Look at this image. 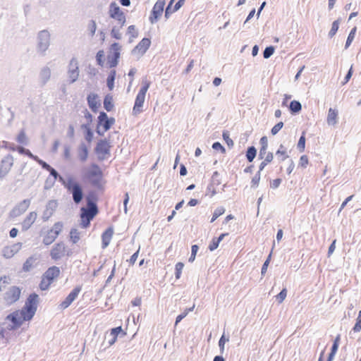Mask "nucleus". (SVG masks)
I'll list each match as a JSON object with an SVG mask.
<instances>
[{
    "label": "nucleus",
    "mask_w": 361,
    "mask_h": 361,
    "mask_svg": "<svg viewBox=\"0 0 361 361\" xmlns=\"http://www.w3.org/2000/svg\"><path fill=\"white\" fill-rule=\"evenodd\" d=\"M48 171L50 173V176L52 177V179H54V180L59 179L64 188L72 195V198L75 204H78L82 202L84 197L82 187L73 176H70L65 180L63 177L61 176L57 171L51 166Z\"/></svg>",
    "instance_id": "nucleus-1"
},
{
    "label": "nucleus",
    "mask_w": 361,
    "mask_h": 361,
    "mask_svg": "<svg viewBox=\"0 0 361 361\" xmlns=\"http://www.w3.org/2000/svg\"><path fill=\"white\" fill-rule=\"evenodd\" d=\"M38 302L39 295L37 293H32L29 295L25 300V306L20 312L23 320L30 321L33 318L37 310Z\"/></svg>",
    "instance_id": "nucleus-2"
},
{
    "label": "nucleus",
    "mask_w": 361,
    "mask_h": 361,
    "mask_svg": "<svg viewBox=\"0 0 361 361\" xmlns=\"http://www.w3.org/2000/svg\"><path fill=\"white\" fill-rule=\"evenodd\" d=\"M111 147L109 139L104 138L97 142L94 147V153L97 154L98 161H102L109 158L111 155Z\"/></svg>",
    "instance_id": "nucleus-3"
},
{
    "label": "nucleus",
    "mask_w": 361,
    "mask_h": 361,
    "mask_svg": "<svg viewBox=\"0 0 361 361\" xmlns=\"http://www.w3.org/2000/svg\"><path fill=\"white\" fill-rule=\"evenodd\" d=\"M91 168L92 169L86 173L85 178L90 180L93 186L98 189H102L101 180L103 173L101 169L97 164H92Z\"/></svg>",
    "instance_id": "nucleus-4"
},
{
    "label": "nucleus",
    "mask_w": 361,
    "mask_h": 361,
    "mask_svg": "<svg viewBox=\"0 0 361 361\" xmlns=\"http://www.w3.org/2000/svg\"><path fill=\"white\" fill-rule=\"evenodd\" d=\"M50 45V34L47 30L39 32L37 35V51L42 56L45 55L46 51Z\"/></svg>",
    "instance_id": "nucleus-5"
},
{
    "label": "nucleus",
    "mask_w": 361,
    "mask_h": 361,
    "mask_svg": "<svg viewBox=\"0 0 361 361\" xmlns=\"http://www.w3.org/2000/svg\"><path fill=\"white\" fill-rule=\"evenodd\" d=\"M121 46L117 42H114L110 47V53L107 55V65L112 68L117 66L121 56Z\"/></svg>",
    "instance_id": "nucleus-6"
},
{
    "label": "nucleus",
    "mask_w": 361,
    "mask_h": 361,
    "mask_svg": "<svg viewBox=\"0 0 361 361\" xmlns=\"http://www.w3.org/2000/svg\"><path fill=\"white\" fill-rule=\"evenodd\" d=\"M79 65L76 58L73 57L71 59L68 66V82L73 84L76 82L79 77Z\"/></svg>",
    "instance_id": "nucleus-7"
},
{
    "label": "nucleus",
    "mask_w": 361,
    "mask_h": 361,
    "mask_svg": "<svg viewBox=\"0 0 361 361\" xmlns=\"http://www.w3.org/2000/svg\"><path fill=\"white\" fill-rule=\"evenodd\" d=\"M99 212L82 207L80 209L81 227L87 228L90 225V221L94 218Z\"/></svg>",
    "instance_id": "nucleus-8"
},
{
    "label": "nucleus",
    "mask_w": 361,
    "mask_h": 361,
    "mask_svg": "<svg viewBox=\"0 0 361 361\" xmlns=\"http://www.w3.org/2000/svg\"><path fill=\"white\" fill-rule=\"evenodd\" d=\"M31 203L30 199H25L23 201L18 203L9 212V217L14 219L20 216L26 212Z\"/></svg>",
    "instance_id": "nucleus-9"
},
{
    "label": "nucleus",
    "mask_w": 361,
    "mask_h": 361,
    "mask_svg": "<svg viewBox=\"0 0 361 361\" xmlns=\"http://www.w3.org/2000/svg\"><path fill=\"white\" fill-rule=\"evenodd\" d=\"M116 120L114 117H109L104 111H100L97 117V124L100 126L104 131H108L115 123Z\"/></svg>",
    "instance_id": "nucleus-10"
},
{
    "label": "nucleus",
    "mask_w": 361,
    "mask_h": 361,
    "mask_svg": "<svg viewBox=\"0 0 361 361\" xmlns=\"http://www.w3.org/2000/svg\"><path fill=\"white\" fill-rule=\"evenodd\" d=\"M14 159L11 154H7L0 162V178H4L13 165Z\"/></svg>",
    "instance_id": "nucleus-11"
},
{
    "label": "nucleus",
    "mask_w": 361,
    "mask_h": 361,
    "mask_svg": "<svg viewBox=\"0 0 361 361\" xmlns=\"http://www.w3.org/2000/svg\"><path fill=\"white\" fill-rule=\"evenodd\" d=\"M165 6V0H158L154 5L149 16V21L152 24L155 23L161 16Z\"/></svg>",
    "instance_id": "nucleus-12"
},
{
    "label": "nucleus",
    "mask_w": 361,
    "mask_h": 361,
    "mask_svg": "<svg viewBox=\"0 0 361 361\" xmlns=\"http://www.w3.org/2000/svg\"><path fill=\"white\" fill-rule=\"evenodd\" d=\"M21 289L16 286H11L5 293L4 300L8 304H13L20 298Z\"/></svg>",
    "instance_id": "nucleus-13"
},
{
    "label": "nucleus",
    "mask_w": 361,
    "mask_h": 361,
    "mask_svg": "<svg viewBox=\"0 0 361 361\" xmlns=\"http://www.w3.org/2000/svg\"><path fill=\"white\" fill-rule=\"evenodd\" d=\"M6 320L10 321L12 324L8 326L10 331L17 329L20 327L23 322V318L19 317L18 311H14L6 317Z\"/></svg>",
    "instance_id": "nucleus-14"
},
{
    "label": "nucleus",
    "mask_w": 361,
    "mask_h": 361,
    "mask_svg": "<svg viewBox=\"0 0 361 361\" xmlns=\"http://www.w3.org/2000/svg\"><path fill=\"white\" fill-rule=\"evenodd\" d=\"M66 245L63 242L55 244L50 252L52 259L56 261L60 259L66 254Z\"/></svg>",
    "instance_id": "nucleus-15"
},
{
    "label": "nucleus",
    "mask_w": 361,
    "mask_h": 361,
    "mask_svg": "<svg viewBox=\"0 0 361 361\" xmlns=\"http://www.w3.org/2000/svg\"><path fill=\"white\" fill-rule=\"evenodd\" d=\"M81 290V287L76 286L75 287L71 293L66 296L65 300L60 304V307L61 309L64 310L69 307L71 304L77 298Z\"/></svg>",
    "instance_id": "nucleus-16"
},
{
    "label": "nucleus",
    "mask_w": 361,
    "mask_h": 361,
    "mask_svg": "<svg viewBox=\"0 0 361 361\" xmlns=\"http://www.w3.org/2000/svg\"><path fill=\"white\" fill-rule=\"evenodd\" d=\"M150 44V39L149 38L144 37L132 50V54H138L140 56H142L147 51Z\"/></svg>",
    "instance_id": "nucleus-17"
},
{
    "label": "nucleus",
    "mask_w": 361,
    "mask_h": 361,
    "mask_svg": "<svg viewBox=\"0 0 361 361\" xmlns=\"http://www.w3.org/2000/svg\"><path fill=\"white\" fill-rule=\"evenodd\" d=\"M22 247V243H15L11 246L4 247L2 250V255L6 258L10 259L14 256Z\"/></svg>",
    "instance_id": "nucleus-18"
},
{
    "label": "nucleus",
    "mask_w": 361,
    "mask_h": 361,
    "mask_svg": "<svg viewBox=\"0 0 361 361\" xmlns=\"http://www.w3.org/2000/svg\"><path fill=\"white\" fill-rule=\"evenodd\" d=\"M58 206L56 200H49L47 204L45 210L43 212L42 219L47 221L53 215Z\"/></svg>",
    "instance_id": "nucleus-19"
},
{
    "label": "nucleus",
    "mask_w": 361,
    "mask_h": 361,
    "mask_svg": "<svg viewBox=\"0 0 361 361\" xmlns=\"http://www.w3.org/2000/svg\"><path fill=\"white\" fill-rule=\"evenodd\" d=\"M98 197L94 191H90L86 196L87 208L99 212L97 207Z\"/></svg>",
    "instance_id": "nucleus-20"
},
{
    "label": "nucleus",
    "mask_w": 361,
    "mask_h": 361,
    "mask_svg": "<svg viewBox=\"0 0 361 361\" xmlns=\"http://www.w3.org/2000/svg\"><path fill=\"white\" fill-rule=\"evenodd\" d=\"M37 216V214L35 212H30L21 223L22 231H27L35 221Z\"/></svg>",
    "instance_id": "nucleus-21"
},
{
    "label": "nucleus",
    "mask_w": 361,
    "mask_h": 361,
    "mask_svg": "<svg viewBox=\"0 0 361 361\" xmlns=\"http://www.w3.org/2000/svg\"><path fill=\"white\" fill-rule=\"evenodd\" d=\"M114 234L113 226L107 228L104 232L102 234V247L106 248L110 243Z\"/></svg>",
    "instance_id": "nucleus-22"
},
{
    "label": "nucleus",
    "mask_w": 361,
    "mask_h": 361,
    "mask_svg": "<svg viewBox=\"0 0 361 361\" xmlns=\"http://www.w3.org/2000/svg\"><path fill=\"white\" fill-rule=\"evenodd\" d=\"M60 274V269L58 267L53 266L49 268L43 274V276L47 279V280L53 282L54 279L58 277Z\"/></svg>",
    "instance_id": "nucleus-23"
},
{
    "label": "nucleus",
    "mask_w": 361,
    "mask_h": 361,
    "mask_svg": "<svg viewBox=\"0 0 361 361\" xmlns=\"http://www.w3.org/2000/svg\"><path fill=\"white\" fill-rule=\"evenodd\" d=\"M145 97L137 94L135 100L134 106L133 108V115L137 116L142 112V107L145 102Z\"/></svg>",
    "instance_id": "nucleus-24"
},
{
    "label": "nucleus",
    "mask_w": 361,
    "mask_h": 361,
    "mask_svg": "<svg viewBox=\"0 0 361 361\" xmlns=\"http://www.w3.org/2000/svg\"><path fill=\"white\" fill-rule=\"evenodd\" d=\"M97 94H90L87 98L88 106L93 112H97L100 106V103L97 102Z\"/></svg>",
    "instance_id": "nucleus-25"
},
{
    "label": "nucleus",
    "mask_w": 361,
    "mask_h": 361,
    "mask_svg": "<svg viewBox=\"0 0 361 361\" xmlns=\"http://www.w3.org/2000/svg\"><path fill=\"white\" fill-rule=\"evenodd\" d=\"M78 151L79 160L81 162L86 161L89 154L87 146L84 142H81L78 147Z\"/></svg>",
    "instance_id": "nucleus-26"
},
{
    "label": "nucleus",
    "mask_w": 361,
    "mask_h": 361,
    "mask_svg": "<svg viewBox=\"0 0 361 361\" xmlns=\"http://www.w3.org/2000/svg\"><path fill=\"white\" fill-rule=\"evenodd\" d=\"M38 259V257L36 255H32L29 257L23 265V271L25 272H28L31 270V269L34 267V264Z\"/></svg>",
    "instance_id": "nucleus-27"
},
{
    "label": "nucleus",
    "mask_w": 361,
    "mask_h": 361,
    "mask_svg": "<svg viewBox=\"0 0 361 361\" xmlns=\"http://www.w3.org/2000/svg\"><path fill=\"white\" fill-rule=\"evenodd\" d=\"M338 111L330 108L328 111L326 122L329 126H334L337 123Z\"/></svg>",
    "instance_id": "nucleus-28"
},
{
    "label": "nucleus",
    "mask_w": 361,
    "mask_h": 361,
    "mask_svg": "<svg viewBox=\"0 0 361 361\" xmlns=\"http://www.w3.org/2000/svg\"><path fill=\"white\" fill-rule=\"evenodd\" d=\"M51 77V70L49 67L44 66L42 68L40 73H39V78L41 80V82L42 85H45Z\"/></svg>",
    "instance_id": "nucleus-29"
},
{
    "label": "nucleus",
    "mask_w": 361,
    "mask_h": 361,
    "mask_svg": "<svg viewBox=\"0 0 361 361\" xmlns=\"http://www.w3.org/2000/svg\"><path fill=\"white\" fill-rule=\"evenodd\" d=\"M289 111L292 115H296L302 110V104L299 101L293 100L289 104Z\"/></svg>",
    "instance_id": "nucleus-30"
},
{
    "label": "nucleus",
    "mask_w": 361,
    "mask_h": 361,
    "mask_svg": "<svg viewBox=\"0 0 361 361\" xmlns=\"http://www.w3.org/2000/svg\"><path fill=\"white\" fill-rule=\"evenodd\" d=\"M261 148L259 149L258 158L260 159H264V155L267 154L268 147V140L266 136H263L260 139Z\"/></svg>",
    "instance_id": "nucleus-31"
},
{
    "label": "nucleus",
    "mask_w": 361,
    "mask_h": 361,
    "mask_svg": "<svg viewBox=\"0 0 361 361\" xmlns=\"http://www.w3.org/2000/svg\"><path fill=\"white\" fill-rule=\"evenodd\" d=\"M113 96L110 94H106L104 99V108L107 111H111L114 109Z\"/></svg>",
    "instance_id": "nucleus-32"
},
{
    "label": "nucleus",
    "mask_w": 361,
    "mask_h": 361,
    "mask_svg": "<svg viewBox=\"0 0 361 361\" xmlns=\"http://www.w3.org/2000/svg\"><path fill=\"white\" fill-rule=\"evenodd\" d=\"M116 75V71L115 70H111L107 77L106 79V85L109 90H112L114 87V81Z\"/></svg>",
    "instance_id": "nucleus-33"
},
{
    "label": "nucleus",
    "mask_w": 361,
    "mask_h": 361,
    "mask_svg": "<svg viewBox=\"0 0 361 361\" xmlns=\"http://www.w3.org/2000/svg\"><path fill=\"white\" fill-rule=\"evenodd\" d=\"M57 237L58 236L56 235H54L51 231L49 230L47 234L44 235L42 242L45 245H49L56 240Z\"/></svg>",
    "instance_id": "nucleus-34"
},
{
    "label": "nucleus",
    "mask_w": 361,
    "mask_h": 361,
    "mask_svg": "<svg viewBox=\"0 0 361 361\" xmlns=\"http://www.w3.org/2000/svg\"><path fill=\"white\" fill-rule=\"evenodd\" d=\"M120 7L118 4L114 1L111 2L109 5V14L110 18H115V16L118 14L121 11Z\"/></svg>",
    "instance_id": "nucleus-35"
},
{
    "label": "nucleus",
    "mask_w": 361,
    "mask_h": 361,
    "mask_svg": "<svg viewBox=\"0 0 361 361\" xmlns=\"http://www.w3.org/2000/svg\"><path fill=\"white\" fill-rule=\"evenodd\" d=\"M257 155V149L254 146L248 147L246 151V158L249 162H252Z\"/></svg>",
    "instance_id": "nucleus-36"
},
{
    "label": "nucleus",
    "mask_w": 361,
    "mask_h": 361,
    "mask_svg": "<svg viewBox=\"0 0 361 361\" xmlns=\"http://www.w3.org/2000/svg\"><path fill=\"white\" fill-rule=\"evenodd\" d=\"M340 22H341L340 18H338L333 22V23L331 25V28L328 34V36L329 38H332L336 34V32L339 28Z\"/></svg>",
    "instance_id": "nucleus-37"
},
{
    "label": "nucleus",
    "mask_w": 361,
    "mask_h": 361,
    "mask_svg": "<svg viewBox=\"0 0 361 361\" xmlns=\"http://www.w3.org/2000/svg\"><path fill=\"white\" fill-rule=\"evenodd\" d=\"M16 141L20 143V144H22V145H27V143H28V140H27V137L26 136V134H25V130L24 129H22L20 133H18L17 137H16Z\"/></svg>",
    "instance_id": "nucleus-38"
},
{
    "label": "nucleus",
    "mask_w": 361,
    "mask_h": 361,
    "mask_svg": "<svg viewBox=\"0 0 361 361\" xmlns=\"http://www.w3.org/2000/svg\"><path fill=\"white\" fill-rule=\"evenodd\" d=\"M357 31V27H354L348 34V36L347 37L345 44V49H347L351 44L352 42L353 41L355 34Z\"/></svg>",
    "instance_id": "nucleus-39"
},
{
    "label": "nucleus",
    "mask_w": 361,
    "mask_h": 361,
    "mask_svg": "<svg viewBox=\"0 0 361 361\" xmlns=\"http://www.w3.org/2000/svg\"><path fill=\"white\" fill-rule=\"evenodd\" d=\"M70 238L73 243H77L80 240V233L76 228H71Z\"/></svg>",
    "instance_id": "nucleus-40"
},
{
    "label": "nucleus",
    "mask_w": 361,
    "mask_h": 361,
    "mask_svg": "<svg viewBox=\"0 0 361 361\" xmlns=\"http://www.w3.org/2000/svg\"><path fill=\"white\" fill-rule=\"evenodd\" d=\"M63 226V225L62 222L58 221L54 224L53 227L50 229V231L53 232L54 235L58 236L62 231Z\"/></svg>",
    "instance_id": "nucleus-41"
},
{
    "label": "nucleus",
    "mask_w": 361,
    "mask_h": 361,
    "mask_svg": "<svg viewBox=\"0 0 361 361\" xmlns=\"http://www.w3.org/2000/svg\"><path fill=\"white\" fill-rule=\"evenodd\" d=\"M149 86H150V82L147 81V80L143 81L142 85L140 87L137 94L145 97L146 93H147Z\"/></svg>",
    "instance_id": "nucleus-42"
},
{
    "label": "nucleus",
    "mask_w": 361,
    "mask_h": 361,
    "mask_svg": "<svg viewBox=\"0 0 361 361\" xmlns=\"http://www.w3.org/2000/svg\"><path fill=\"white\" fill-rule=\"evenodd\" d=\"M225 212V209L223 207H217L212 215V219L210 221L211 223H213L218 217L222 215Z\"/></svg>",
    "instance_id": "nucleus-43"
},
{
    "label": "nucleus",
    "mask_w": 361,
    "mask_h": 361,
    "mask_svg": "<svg viewBox=\"0 0 361 361\" xmlns=\"http://www.w3.org/2000/svg\"><path fill=\"white\" fill-rule=\"evenodd\" d=\"M87 30H88V31L90 32V35L91 37H93L95 35V32L97 30V24H96L95 20H90L89 21L88 25H87Z\"/></svg>",
    "instance_id": "nucleus-44"
},
{
    "label": "nucleus",
    "mask_w": 361,
    "mask_h": 361,
    "mask_svg": "<svg viewBox=\"0 0 361 361\" xmlns=\"http://www.w3.org/2000/svg\"><path fill=\"white\" fill-rule=\"evenodd\" d=\"M184 267V264L183 262H178L175 265V277L176 279H179L181 276L182 270Z\"/></svg>",
    "instance_id": "nucleus-45"
},
{
    "label": "nucleus",
    "mask_w": 361,
    "mask_h": 361,
    "mask_svg": "<svg viewBox=\"0 0 361 361\" xmlns=\"http://www.w3.org/2000/svg\"><path fill=\"white\" fill-rule=\"evenodd\" d=\"M276 156H281L280 160L283 161L286 159L288 157L286 154V149L283 145H281L279 149L276 152Z\"/></svg>",
    "instance_id": "nucleus-46"
},
{
    "label": "nucleus",
    "mask_w": 361,
    "mask_h": 361,
    "mask_svg": "<svg viewBox=\"0 0 361 361\" xmlns=\"http://www.w3.org/2000/svg\"><path fill=\"white\" fill-rule=\"evenodd\" d=\"M275 48L274 46H269L265 48L263 51V57L266 59L270 58L274 53Z\"/></svg>",
    "instance_id": "nucleus-47"
},
{
    "label": "nucleus",
    "mask_w": 361,
    "mask_h": 361,
    "mask_svg": "<svg viewBox=\"0 0 361 361\" xmlns=\"http://www.w3.org/2000/svg\"><path fill=\"white\" fill-rule=\"evenodd\" d=\"M104 52L103 50H99L96 54L97 63L102 67L104 66Z\"/></svg>",
    "instance_id": "nucleus-48"
},
{
    "label": "nucleus",
    "mask_w": 361,
    "mask_h": 361,
    "mask_svg": "<svg viewBox=\"0 0 361 361\" xmlns=\"http://www.w3.org/2000/svg\"><path fill=\"white\" fill-rule=\"evenodd\" d=\"M361 330V310L358 312V316L356 319V322L353 328V331L355 333L360 332Z\"/></svg>",
    "instance_id": "nucleus-49"
},
{
    "label": "nucleus",
    "mask_w": 361,
    "mask_h": 361,
    "mask_svg": "<svg viewBox=\"0 0 361 361\" xmlns=\"http://www.w3.org/2000/svg\"><path fill=\"white\" fill-rule=\"evenodd\" d=\"M51 284V282L47 280V279L42 276V280H41V282H40L39 286L42 290H46L49 289Z\"/></svg>",
    "instance_id": "nucleus-50"
},
{
    "label": "nucleus",
    "mask_w": 361,
    "mask_h": 361,
    "mask_svg": "<svg viewBox=\"0 0 361 361\" xmlns=\"http://www.w3.org/2000/svg\"><path fill=\"white\" fill-rule=\"evenodd\" d=\"M199 250V246L197 245H192L191 247V255L188 259L189 262H193L195 259V257L197 252Z\"/></svg>",
    "instance_id": "nucleus-51"
},
{
    "label": "nucleus",
    "mask_w": 361,
    "mask_h": 361,
    "mask_svg": "<svg viewBox=\"0 0 361 361\" xmlns=\"http://www.w3.org/2000/svg\"><path fill=\"white\" fill-rule=\"evenodd\" d=\"M228 341H229L228 337L226 338L225 334H223V335L221 336V338L219 341V346L221 353H224L225 343H226V342H227Z\"/></svg>",
    "instance_id": "nucleus-52"
},
{
    "label": "nucleus",
    "mask_w": 361,
    "mask_h": 361,
    "mask_svg": "<svg viewBox=\"0 0 361 361\" xmlns=\"http://www.w3.org/2000/svg\"><path fill=\"white\" fill-rule=\"evenodd\" d=\"M222 137L229 147L233 146L234 143H233V141L232 140V139L230 138V134H229L228 131H227V130L224 131L223 134H222Z\"/></svg>",
    "instance_id": "nucleus-53"
},
{
    "label": "nucleus",
    "mask_w": 361,
    "mask_h": 361,
    "mask_svg": "<svg viewBox=\"0 0 361 361\" xmlns=\"http://www.w3.org/2000/svg\"><path fill=\"white\" fill-rule=\"evenodd\" d=\"M261 173L259 171H257V173L254 176L251 180V187L257 188L259 185V183L260 181Z\"/></svg>",
    "instance_id": "nucleus-54"
},
{
    "label": "nucleus",
    "mask_w": 361,
    "mask_h": 361,
    "mask_svg": "<svg viewBox=\"0 0 361 361\" xmlns=\"http://www.w3.org/2000/svg\"><path fill=\"white\" fill-rule=\"evenodd\" d=\"M11 281V279L8 276H4L0 278V291H1L2 288L6 287V285L9 284Z\"/></svg>",
    "instance_id": "nucleus-55"
},
{
    "label": "nucleus",
    "mask_w": 361,
    "mask_h": 361,
    "mask_svg": "<svg viewBox=\"0 0 361 361\" xmlns=\"http://www.w3.org/2000/svg\"><path fill=\"white\" fill-rule=\"evenodd\" d=\"M287 295V290L286 288H283L280 293L276 296V300L279 303H281L286 298Z\"/></svg>",
    "instance_id": "nucleus-56"
},
{
    "label": "nucleus",
    "mask_w": 361,
    "mask_h": 361,
    "mask_svg": "<svg viewBox=\"0 0 361 361\" xmlns=\"http://www.w3.org/2000/svg\"><path fill=\"white\" fill-rule=\"evenodd\" d=\"M305 147V137L304 135V133L300 136L298 142V148L300 152H303Z\"/></svg>",
    "instance_id": "nucleus-57"
},
{
    "label": "nucleus",
    "mask_w": 361,
    "mask_h": 361,
    "mask_svg": "<svg viewBox=\"0 0 361 361\" xmlns=\"http://www.w3.org/2000/svg\"><path fill=\"white\" fill-rule=\"evenodd\" d=\"M283 127V123L282 121H280L277 123L271 130V133L273 135H276L281 129Z\"/></svg>",
    "instance_id": "nucleus-58"
},
{
    "label": "nucleus",
    "mask_w": 361,
    "mask_h": 361,
    "mask_svg": "<svg viewBox=\"0 0 361 361\" xmlns=\"http://www.w3.org/2000/svg\"><path fill=\"white\" fill-rule=\"evenodd\" d=\"M219 173L216 171L213 173L212 176V182L211 183H213L214 185H219L221 184V180L219 178Z\"/></svg>",
    "instance_id": "nucleus-59"
},
{
    "label": "nucleus",
    "mask_w": 361,
    "mask_h": 361,
    "mask_svg": "<svg viewBox=\"0 0 361 361\" xmlns=\"http://www.w3.org/2000/svg\"><path fill=\"white\" fill-rule=\"evenodd\" d=\"M55 181L54 179H52L51 177H48L46 180H45V183H44V190H49L51 189L54 185L55 184Z\"/></svg>",
    "instance_id": "nucleus-60"
},
{
    "label": "nucleus",
    "mask_w": 361,
    "mask_h": 361,
    "mask_svg": "<svg viewBox=\"0 0 361 361\" xmlns=\"http://www.w3.org/2000/svg\"><path fill=\"white\" fill-rule=\"evenodd\" d=\"M111 35L112 37H114L116 39H121V34L119 32V29L117 28L116 26L113 27V28L111 31Z\"/></svg>",
    "instance_id": "nucleus-61"
},
{
    "label": "nucleus",
    "mask_w": 361,
    "mask_h": 361,
    "mask_svg": "<svg viewBox=\"0 0 361 361\" xmlns=\"http://www.w3.org/2000/svg\"><path fill=\"white\" fill-rule=\"evenodd\" d=\"M17 151L18 152L19 154H25V155L27 156L28 157H30V156L32 154V152L28 149H26L22 146H18Z\"/></svg>",
    "instance_id": "nucleus-62"
},
{
    "label": "nucleus",
    "mask_w": 361,
    "mask_h": 361,
    "mask_svg": "<svg viewBox=\"0 0 361 361\" xmlns=\"http://www.w3.org/2000/svg\"><path fill=\"white\" fill-rule=\"evenodd\" d=\"M123 331L121 326H117L115 328L111 329L110 336L116 337L117 338L119 334H121Z\"/></svg>",
    "instance_id": "nucleus-63"
},
{
    "label": "nucleus",
    "mask_w": 361,
    "mask_h": 361,
    "mask_svg": "<svg viewBox=\"0 0 361 361\" xmlns=\"http://www.w3.org/2000/svg\"><path fill=\"white\" fill-rule=\"evenodd\" d=\"M219 243L218 241H216V239L215 238H214L212 240V241L210 242L208 249L212 252V251L215 250L219 247Z\"/></svg>",
    "instance_id": "nucleus-64"
}]
</instances>
